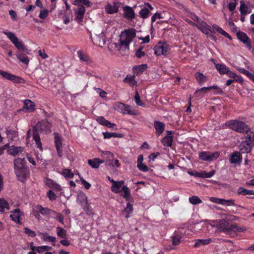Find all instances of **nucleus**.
<instances>
[{
    "label": "nucleus",
    "instance_id": "27",
    "mask_svg": "<svg viewBox=\"0 0 254 254\" xmlns=\"http://www.w3.org/2000/svg\"><path fill=\"white\" fill-rule=\"evenodd\" d=\"M147 68L146 64H142L138 66H135L133 67L132 70L134 74L136 75H140L143 71H145Z\"/></svg>",
    "mask_w": 254,
    "mask_h": 254
},
{
    "label": "nucleus",
    "instance_id": "10",
    "mask_svg": "<svg viewBox=\"0 0 254 254\" xmlns=\"http://www.w3.org/2000/svg\"><path fill=\"white\" fill-rule=\"evenodd\" d=\"M219 155L218 152L202 151L199 153V158L202 161L210 162L217 159Z\"/></svg>",
    "mask_w": 254,
    "mask_h": 254
},
{
    "label": "nucleus",
    "instance_id": "5",
    "mask_svg": "<svg viewBox=\"0 0 254 254\" xmlns=\"http://www.w3.org/2000/svg\"><path fill=\"white\" fill-rule=\"evenodd\" d=\"M225 126L239 133H245L249 129V126L245 123L238 120L227 121L225 123Z\"/></svg>",
    "mask_w": 254,
    "mask_h": 254
},
{
    "label": "nucleus",
    "instance_id": "23",
    "mask_svg": "<svg viewBox=\"0 0 254 254\" xmlns=\"http://www.w3.org/2000/svg\"><path fill=\"white\" fill-rule=\"evenodd\" d=\"M23 150V148L21 146H15L12 145L7 149V152L8 154H10L13 156L22 153Z\"/></svg>",
    "mask_w": 254,
    "mask_h": 254
},
{
    "label": "nucleus",
    "instance_id": "63",
    "mask_svg": "<svg viewBox=\"0 0 254 254\" xmlns=\"http://www.w3.org/2000/svg\"><path fill=\"white\" fill-rule=\"evenodd\" d=\"M47 196L50 200L53 201L56 199V194L52 190H49L48 191Z\"/></svg>",
    "mask_w": 254,
    "mask_h": 254
},
{
    "label": "nucleus",
    "instance_id": "37",
    "mask_svg": "<svg viewBox=\"0 0 254 254\" xmlns=\"http://www.w3.org/2000/svg\"><path fill=\"white\" fill-rule=\"evenodd\" d=\"M48 181L49 182L48 185L50 188L58 191L62 190V187L60 185L55 183L52 180L49 179Z\"/></svg>",
    "mask_w": 254,
    "mask_h": 254
},
{
    "label": "nucleus",
    "instance_id": "1",
    "mask_svg": "<svg viewBox=\"0 0 254 254\" xmlns=\"http://www.w3.org/2000/svg\"><path fill=\"white\" fill-rule=\"evenodd\" d=\"M52 123L46 119L39 120L36 126L33 127V139L35 141L37 147L41 151H43V147L38 131L41 133L47 134L52 132Z\"/></svg>",
    "mask_w": 254,
    "mask_h": 254
},
{
    "label": "nucleus",
    "instance_id": "13",
    "mask_svg": "<svg viewBox=\"0 0 254 254\" xmlns=\"http://www.w3.org/2000/svg\"><path fill=\"white\" fill-rule=\"evenodd\" d=\"M55 135V145L57 151L58 156L60 157L62 156V136L57 132L54 133Z\"/></svg>",
    "mask_w": 254,
    "mask_h": 254
},
{
    "label": "nucleus",
    "instance_id": "16",
    "mask_svg": "<svg viewBox=\"0 0 254 254\" xmlns=\"http://www.w3.org/2000/svg\"><path fill=\"white\" fill-rule=\"evenodd\" d=\"M252 146L253 145L252 142H250L248 140L243 141L239 146V152L242 154L249 153L251 152Z\"/></svg>",
    "mask_w": 254,
    "mask_h": 254
},
{
    "label": "nucleus",
    "instance_id": "46",
    "mask_svg": "<svg viewBox=\"0 0 254 254\" xmlns=\"http://www.w3.org/2000/svg\"><path fill=\"white\" fill-rule=\"evenodd\" d=\"M244 133L246 134V138L248 140V141L251 142L254 140V133L251 130V129L249 127L248 130L245 131Z\"/></svg>",
    "mask_w": 254,
    "mask_h": 254
},
{
    "label": "nucleus",
    "instance_id": "48",
    "mask_svg": "<svg viewBox=\"0 0 254 254\" xmlns=\"http://www.w3.org/2000/svg\"><path fill=\"white\" fill-rule=\"evenodd\" d=\"M190 202L193 205H197L202 203V200L197 196H192L189 198Z\"/></svg>",
    "mask_w": 254,
    "mask_h": 254
},
{
    "label": "nucleus",
    "instance_id": "34",
    "mask_svg": "<svg viewBox=\"0 0 254 254\" xmlns=\"http://www.w3.org/2000/svg\"><path fill=\"white\" fill-rule=\"evenodd\" d=\"M212 242V240L210 238L207 239H198L196 241L194 247H198L200 246L208 245Z\"/></svg>",
    "mask_w": 254,
    "mask_h": 254
},
{
    "label": "nucleus",
    "instance_id": "29",
    "mask_svg": "<svg viewBox=\"0 0 254 254\" xmlns=\"http://www.w3.org/2000/svg\"><path fill=\"white\" fill-rule=\"evenodd\" d=\"M215 66L221 74L227 73L229 70V67L224 64H215Z\"/></svg>",
    "mask_w": 254,
    "mask_h": 254
},
{
    "label": "nucleus",
    "instance_id": "57",
    "mask_svg": "<svg viewBox=\"0 0 254 254\" xmlns=\"http://www.w3.org/2000/svg\"><path fill=\"white\" fill-rule=\"evenodd\" d=\"M163 17L162 16L161 13L156 12L151 17V23H154L157 19H163Z\"/></svg>",
    "mask_w": 254,
    "mask_h": 254
},
{
    "label": "nucleus",
    "instance_id": "8",
    "mask_svg": "<svg viewBox=\"0 0 254 254\" xmlns=\"http://www.w3.org/2000/svg\"><path fill=\"white\" fill-rule=\"evenodd\" d=\"M116 110L123 114H128L130 115H136V112L134 110H131L130 106L122 103L121 102H117L114 106Z\"/></svg>",
    "mask_w": 254,
    "mask_h": 254
},
{
    "label": "nucleus",
    "instance_id": "47",
    "mask_svg": "<svg viewBox=\"0 0 254 254\" xmlns=\"http://www.w3.org/2000/svg\"><path fill=\"white\" fill-rule=\"evenodd\" d=\"M62 174L67 178H73L74 177L73 173L71 172V170L69 169H64L62 173Z\"/></svg>",
    "mask_w": 254,
    "mask_h": 254
},
{
    "label": "nucleus",
    "instance_id": "25",
    "mask_svg": "<svg viewBox=\"0 0 254 254\" xmlns=\"http://www.w3.org/2000/svg\"><path fill=\"white\" fill-rule=\"evenodd\" d=\"M77 55L80 60L87 64H90L92 63V61L90 57L82 51L80 50L78 51Z\"/></svg>",
    "mask_w": 254,
    "mask_h": 254
},
{
    "label": "nucleus",
    "instance_id": "64",
    "mask_svg": "<svg viewBox=\"0 0 254 254\" xmlns=\"http://www.w3.org/2000/svg\"><path fill=\"white\" fill-rule=\"evenodd\" d=\"M237 5V3L236 2H230L228 5V8L230 11H233Z\"/></svg>",
    "mask_w": 254,
    "mask_h": 254
},
{
    "label": "nucleus",
    "instance_id": "18",
    "mask_svg": "<svg viewBox=\"0 0 254 254\" xmlns=\"http://www.w3.org/2000/svg\"><path fill=\"white\" fill-rule=\"evenodd\" d=\"M124 11V17L128 20H132L135 18V12L133 8L128 5L123 7Z\"/></svg>",
    "mask_w": 254,
    "mask_h": 254
},
{
    "label": "nucleus",
    "instance_id": "38",
    "mask_svg": "<svg viewBox=\"0 0 254 254\" xmlns=\"http://www.w3.org/2000/svg\"><path fill=\"white\" fill-rule=\"evenodd\" d=\"M78 201L80 202L81 205H83L85 203H87V197L85 193L82 192L78 194L77 197Z\"/></svg>",
    "mask_w": 254,
    "mask_h": 254
},
{
    "label": "nucleus",
    "instance_id": "6",
    "mask_svg": "<svg viewBox=\"0 0 254 254\" xmlns=\"http://www.w3.org/2000/svg\"><path fill=\"white\" fill-rule=\"evenodd\" d=\"M3 33L5 34L10 41L14 45L17 49V51H23L28 53V50L25 47L23 42L19 40L14 33L6 30L3 31Z\"/></svg>",
    "mask_w": 254,
    "mask_h": 254
},
{
    "label": "nucleus",
    "instance_id": "56",
    "mask_svg": "<svg viewBox=\"0 0 254 254\" xmlns=\"http://www.w3.org/2000/svg\"><path fill=\"white\" fill-rule=\"evenodd\" d=\"M137 167L140 171L144 172H147L149 170L148 167L143 163L137 164Z\"/></svg>",
    "mask_w": 254,
    "mask_h": 254
},
{
    "label": "nucleus",
    "instance_id": "58",
    "mask_svg": "<svg viewBox=\"0 0 254 254\" xmlns=\"http://www.w3.org/2000/svg\"><path fill=\"white\" fill-rule=\"evenodd\" d=\"M235 200L233 199H223V205L226 206H235V204L234 203Z\"/></svg>",
    "mask_w": 254,
    "mask_h": 254
},
{
    "label": "nucleus",
    "instance_id": "26",
    "mask_svg": "<svg viewBox=\"0 0 254 254\" xmlns=\"http://www.w3.org/2000/svg\"><path fill=\"white\" fill-rule=\"evenodd\" d=\"M195 78L200 86H202L205 82L207 81V77L203 75L202 73L197 72L194 75Z\"/></svg>",
    "mask_w": 254,
    "mask_h": 254
},
{
    "label": "nucleus",
    "instance_id": "4",
    "mask_svg": "<svg viewBox=\"0 0 254 254\" xmlns=\"http://www.w3.org/2000/svg\"><path fill=\"white\" fill-rule=\"evenodd\" d=\"M111 183L112 184L111 190L113 192L119 193L123 191V197L126 198L127 201H129L131 198L130 190L127 186L124 185V181H116L114 180H111Z\"/></svg>",
    "mask_w": 254,
    "mask_h": 254
},
{
    "label": "nucleus",
    "instance_id": "39",
    "mask_svg": "<svg viewBox=\"0 0 254 254\" xmlns=\"http://www.w3.org/2000/svg\"><path fill=\"white\" fill-rule=\"evenodd\" d=\"M144 6L142 7L139 12L140 16L143 19L148 18L150 14V12Z\"/></svg>",
    "mask_w": 254,
    "mask_h": 254
},
{
    "label": "nucleus",
    "instance_id": "50",
    "mask_svg": "<svg viewBox=\"0 0 254 254\" xmlns=\"http://www.w3.org/2000/svg\"><path fill=\"white\" fill-rule=\"evenodd\" d=\"M248 11V6L243 1H241V5L240 7V11L242 15H245L247 13Z\"/></svg>",
    "mask_w": 254,
    "mask_h": 254
},
{
    "label": "nucleus",
    "instance_id": "51",
    "mask_svg": "<svg viewBox=\"0 0 254 254\" xmlns=\"http://www.w3.org/2000/svg\"><path fill=\"white\" fill-rule=\"evenodd\" d=\"M93 89L95 91H96V92L102 98L106 97L107 93L104 90L100 88H97L96 87H94Z\"/></svg>",
    "mask_w": 254,
    "mask_h": 254
},
{
    "label": "nucleus",
    "instance_id": "28",
    "mask_svg": "<svg viewBox=\"0 0 254 254\" xmlns=\"http://www.w3.org/2000/svg\"><path fill=\"white\" fill-rule=\"evenodd\" d=\"M104 160H101L99 158H94L93 159H89L88 160V164L91 166L93 168H98L100 164L103 163Z\"/></svg>",
    "mask_w": 254,
    "mask_h": 254
},
{
    "label": "nucleus",
    "instance_id": "36",
    "mask_svg": "<svg viewBox=\"0 0 254 254\" xmlns=\"http://www.w3.org/2000/svg\"><path fill=\"white\" fill-rule=\"evenodd\" d=\"M104 138L105 139H109L112 137L120 138L123 136L122 134L116 132H103Z\"/></svg>",
    "mask_w": 254,
    "mask_h": 254
},
{
    "label": "nucleus",
    "instance_id": "22",
    "mask_svg": "<svg viewBox=\"0 0 254 254\" xmlns=\"http://www.w3.org/2000/svg\"><path fill=\"white\" fill-rule=\"evenodd\" d=\"M36 208L39 210V212L41 214L44 216H49L53 213H56V212L48 208V207H44L41 205H38Z\"/></svg>",
    "mask_w": 254,
    "mask_h": 254
},
{
    "label": "nucleus",
    "instance_id": "35",
    "mask_svg": "<svg viewBox=\"0 0 254 254\" xmlns=\"http://www.w3.org/2000/svg\"><path fill=\"white\" fill-rule=\"evenodd\" d=\"M238 193L243 195H254V190H249L244 187H240L238 190Z\"/></svg>",
    "mask_w": 254,
    "mask_h": 254
},
{
    "label": "nucleus",
    "instance_id": "19",
    "mask_svg": "<svg viewBox=\"0 0 254 254\" xmlns=\"http://www.w3.org/2000/svg\"><path fill=\"white\" fill-rule=\"evenodd\" d=\"M85 12V7L83 5L78 6V7L75 9V19L78 23L82 22Z\"/></svg>",
    "mask_w": 254,
    "mask_h": 254
},
{
    "label": "nucleus",
    "instance_id": "40",
    "mask_svg": "<svg viewBox=\"0 0 254 254\" xmlns=\"http://www.w3.org/2000/svg\"><path fill=\"white\" fill-rule=\"evenodd\" d=\"M43 235V239L45 241L50 242L52 243V245L53 246H56L55 242L56 241V238L54 236H48L47 234H42Z\"/></svg>",
    "mask_w": 254,
    "mask_h": 254
},
{
    "label": "nucleus",
    "instance_id": "12",
    "mask_svg": "<svg viewBox=\"0 0 254 254\" xmlns=\"http://www.w3.org/2000/svg\"><path fill=\"white\" fill-rule=\"evenodd\" d=\"M237 36L238 39L242 41L249 50H251L252 46L251 39L245 33L239 31L237 33Z\"/></svg>",
    "mask_w": 254,
    "mask_h": 254
},
{
    "label": "nucleus",
    "instance_id": "61",
    "mask_svg": "<svg viewBox=\"0 0 254 254\" xmlns=\"http://www.w3.org/2000/svg\"><path fill=\"white\" fill-rule=\"evenodd\" d=\"M181 242V238L178 236H175L172 238V243L174 246L179 245Z\"/></svg>",
    "mask_w": 254,
    "mask_h": 254
},
{
    "label": "nucleus",
    "instance_id": "32",
    "mask_svg": "<svg viewBox=\"0 0 254 254\" xmlns=\"http://www.w3.org/2000/svg\"><path fill=\"white\" fill-rule=\"evenodd\" d=\"M6 133L7 137L11 140H14L15 138L17 137L18 133L16 131L9 127L6 128Z\"/></svg>",
    "mask_w": 254,
    "mask_h": 254
},
{
    "label": "nucleus",
    "instance_id": "59",
    "mask_svg": "<svg viewBox=\"0 0 254 254\" xmlns=\"http://www.w3.org/2000/svg\"><path fill=\"white\" fill-rule=\"evenodd\" d=\"M210 200L211 202H213L215 203L222 204L223 205V198H218L215 197H211L210 198Z\"/></svg>",
    "mask_w": 254,
    "mask_h": 254
},
{
    "label": "nucleus",
    "instance_id": "15",
    "mask_svg": "<svg viewBox=\"0 0 254 254\" xmlns=\"http://www.w3.org/2000/svg\"><path fill=\"white\" fill-rule=\"evenodd\" d=\"M242 153L239 151H235L230 156L229 161L231 164H240L242 162Z\"/></svg>",
    "mask_w": 254,
    "mask_h": 254
},
{
    "label": "nucleus",
    "instance_id": "44",
    "mask_svg": "<svg viewBox=\"0 0 254 254\" xmlns=\"http://www.w3.org/2000/svg\"><path fill=\"white\" fill-rule=\"evenodd\" d=\"M9 209L8 202L3 198H0V211L3 212L4 209Z\"/></svg>",
    "mask_w": 254,
    "mask_h": 254
},
{
    "label": "nucleus",
    "instance_id": "2",
    "mask_svg": "<svg viewBox=\"0 0 254 254\" xmlns=\"http://www.w3.org/2000/svg\"><path fill=\"white\" fill-rule=\"evenodd\" d=\"M14 173L18 181L23 182L29 176V171L26 167L25 158H17L13 161Z\"/></svg>",
    "mask_w": 254,
    "mask_h": 254
},
{
    "label": "nucleus",
    "instance_id": "33",
    "mask_svg": "<svg viewBox=\"0 0 254 254\" xmlns=\"http://www.w3.org/2000/svg\"><path fill=\"white\" fill-rule=\"evenodd\" d=\"M161 142L165 146L171 147L173 142V136L171 135H166L162 139Z\"/></svg>",
    "mask_w": 254,
    "mask_h": 254
},
{
    "label": "nucleus",
    "instance_id": "9",
    "mask_svg": "<svg viewBox=\"0 0 254 254\" xmlns=\"http://www.w3.org/2000/svg\"><path fill=\"white\" fill-rule=\"evenodd\" d=\"M170 46L166 42H159L154 48L156 56L167 55L170 50Z\"/></svg>",
    "mask_w": 254,
    "mask_h": 254
},
{
    "label": "nucleus",
    "instance_id": "11",
    "mask_svg": "<svg viewBox=\"0 0 254 254\" xmlns=\"http://www.w3.org/2000/svg\"><path fill=\"white\" fill-rule=\"evenodd\" d=\"M0 75L2 76L4 78L9 80L11 81H12L14 83H23L24 79H23L20 77L14 75L13 74H11L9 73H8L6 71H4L0 70Z\"/></svg>",
    "mask_w": 254,
    "mask_h": 254
},
{
    "label": "nucleus",
    "instance_id": "41",
    "mask_svg": "<svg viewBox=\"0 0 254 254\" xmlns=\"http://www.w3.org/2000/svg\"><path fill=\"white\" fill-rule=\"evenodd\" d=\"M133 211V207L132 205L129 203L127 202V204L126 208H125L123 210L122 213H127V214L125 216L126 218H128L129 217V214L131 213Z\"/></svg>",
    "mask_w": 254,
    "mask_h": 254
},
{
    "label": "nucleus",
    "instance_id": "7",
    "mask_svg": "<svg viewBox=\"0 0 254 254\" xmlns=\"http://www.w3.org/2000/svg\"><path fill=\"white\" fill-rule=\"evenodd\" d=\"M243 227H239L236 224H225L222 228V231L231 237H235L238 236L239 232L245 231Z\"/></svg>",
    "mask_w": 254,
    "mask_h": 254
},
{
    "label": "nucleus",
    "instance_id": "43",
    "mask_svg": "<svg viewBox=\"0 0 254 254\" xmlns=\"http://www.w3.org/2000/svg\"><path fill=\"white\" fill-rule=\"evenodd\" d=\"M215 173V171L213 170L209 172H206L205 171H202L200 172L199 178H210L212 177Z\"/></svg>",
    "mask_w": 254,
    "mask_h": 254
},
{
    "label": "nucleus",
    "instance_id": "3",
    "mask_svg": "<svg viewBox=\"0 0 254 254\" xmlns=\"http://www.w3.org/2000/svg\"><path fill=\"white\" fill-rule=\"evenodd\" d=\"M136 30L132 28L125 29L122 31L120 40V46L128 49L130 43L136 37Z\"/></svg>",
    "mask_w": 254,
    "mask_h": 254
},
{
    "label": "nucleus",
    "instance_id": "55",
    "mask_svg": "<svg viewBox=\"0 0 254 254\" xmlns=\"http://www.w3.org/2000/svg\"><path fill=\"white\" fill-rule=\"evenodd\" d=\"M49 11L47 9H44L40 11V12L39 15V17L41 19H45L48 15Z\"/></svg>",
    "mask_w": 254,
    "mask_h": 254
},
{
    "label": "nucleus",
    "instance_id": "14",
    "mask_svg": "<svg viewBox=\"0 0 254 254\" xmlns=\"http://www.w3.org/2000/svg\"><path fill=\"white\" fill-rule=\"evenodd\" d=\"M11 213L10 217L11 220L16 223L21 225V219H22L21 216L24 215L23 213L19 208L14 209L11 211Z\"/></svg>",
    "mask_w": 254,
    "mask_h": 254
},
{
    "label": "nucleus",
    "instance_id": "53",
    "mask_svg": "<svg viewBox=\"0 0 254 254\" xmlns=\"http://www.w3.org/2000/svg\"><path fill=\"white\" fill-rule=\"evenodd\" d=\"M97 122L100 125L106 126L108 122V120H106L104 117L100 116L97 117L96 119Z\"/></svg>",
    "mask_w": 254,
    "mask_h": 254
},
{
    "label": "nucleus",
    "instance_id": "30",
    "mask_svg": "<svg viewBox=\"0 0 254 254\" xmlns=\"http://www.w3.org/2000/svg\"><path fill=\"white\" fill-rule=\"evenodd\" d=\"M123 81L125 83H128L129 85L133 87L135 85H136V81L135 80V76L131 75H127V76L125 78Z\"/></svg>",
    "mask_w": 254,
    "mask_h": 254
},
{
    "label": "nucleus",
    "instance_id": "54",
    "mask_svg": "<svg viewBox=\"0 0 254 254\" xmlns=\"http://www.w3.org/2000/svg\"><path fill=\"white\" fill-rule=\"evenodd\" d=\"M24 232L25 234H26L29 237H34L36 236V233L28 228H25L24 229Z\"/></svg>",
    "mask_w": 254,
    "mask_h": 254
},
{
    "label": "nucleus",
    "instance_id": "42",
    "mask_svg": "<svg viewBox=\"0 0 254 254\" xmlns=\"http://www.w3.org/2000/svg\"><path fill=\"white\" fill-rule=\"evenodd\" d=\"M73 4L78 6L79 5H85L89 7L91 5V3L89 0H75Z\"/></svg>",
    "mask_w": 254,
    "mask_h": 254
},
{
    "label": "nucleus",
    "instance_id": "62",
    "mask_svg": "<svg viewBox=\"0 0 254 254\" xmlns=\"http://www.w3.org/2000/svg\"><path fill=\"white\" fill-rule=\"evenodd\" d=\"M143 49V47H140L136 52V56L138 58H141L145 55V53L142 50Z\"/></svg>",
    "mask_w": 254,
    "mask_h": 254
},
{
    "label": "nucleus",
    "instance_id": "49",
    "mask_svg": "<svg viewBox=\"0 0 254 254\" xmlns=\"http://www.w3.org/2000/svg\"><path fill=\"white\" fill-rule=\"evenodd\" d=\"M57 233L58 237L65 238L66 237V231L61 227L57 228Z\"/></svg>",
    "mask_w": 254,
    "mask_h": 254
},
{
    "label": "nucleus",
    "instance_id": "31",
    "mask_svg": "<svg viewBox=\"0 0 254 254\" xmlns=\"http://www.w3.org/2000/svg\"><path fill=\"white\" fill-rule=\"evenodd\" d=\"M212 28L214 31H216L219 33L222 34L223 36H225V37L229 39L230 40L232 39L231 36L225 31H224L222 28L219 27L217 25H213L212 26Z\"/></svg>",
    "mask_w": 254,
    "mask_h": 254
},
{
    "label": "nucleus",
    "instance_id": "52",
    "mask_svg": "<svg viewBox=\"0 0 254 254\" xmlns=\"http://www.w3.org/2000/svg\"><path fill=\"white\" fill-rule=\"evenodd\" d=\"M134 100L136 104L140 106L144 107L145 104L143 103L140 99V96L137 92H136V94L134 96Z\"/></svg>",
    "mask_w": 254,
    "mask_h": 254
},
{
    "label": "nucleus",
    "instance_id": "60",
    "mask_svg": "<svg viewBox=\"0 0 254 254\" xmlns=\"http://www.w3.org/2000/svg\"><path fill=\"white\" fill-rule=\"evenodd\" d=\"M239 70L241 73L248 76L250 79H251L253 73L249 72L248 70L240 68L239 69Z\"/></svg>",
    "mask_w": 254,
    "mask_h": 254
},
{
    "label": "nucleus",
    "instance_id": "20",
    "mask_svg": "<svg viewBox=\"0 0 254 254\" xmlns=\"http://www.w3.org/2000/svg\"><path fill=\"white\" fill-rule=\"evenodd\" d=\"M35 104L29 99H26L24 101L23 107L22 110L25 112H32L35 110Z\"/></svg>",
    "mask_w": 254,
    "mask_h": 254
},
{
    "label": "nucleus",
    "instance_id": "24",
    "mask_svg": "<svg viewBox=\"0 0 254 254\" xmlns=\"http://www.w3.org/2000/svg\"><path fill=\"white\" fill-rule=\"evenodd\" d=\"M26 53L23 51H17L16 57L17 59L22 63L27 65L29 64V60L27 56Z\"/></svg>",
    "mask_w": 254,
    "mask_h": 254
},
{
    "label": "nucleus",
    "instance_id": "17",
    "mask_svg": "<svg viewBox=\"0 0 254 254\" xmlns=\"http://www.w3.org/2000/svg\"><path fill=\"white\" fill-rule=\"evenodd\" d=\"M120 3L114 1L113 4L108 3L105 7V11L108 13L113 14L117 13L119 11Z\"/></svg>",
    "mask_w": 254,
    "mask_h": 254
},
{
    "label": "nucleus",
    "instance_id": "45",
    "mask_svg": "<svg viewBox=\"0 0 254 254\" xmlns=\"http://www.w3.org/2000/svg\"><path fill=\"white\" fill-rule=\"evenodd\" d=\"M211 90V86L203 87L200 89H198L195 91V94H198L200 96H203L204 93L208 91Z\"/></svg>",
    "mask_w": 254,
    "mask_h": 254
},
{
    "label": "nucleus",
    "instance_id": "21",
    "mask_svg": "<svg viewBox=\"0 0 254 254\" xmlns=\"http://www.w3.org/2000/svg\"><path fill=\"white\" fill-rule=\"evenodd\" d=\"M154 127L155 129V133L157 136H160L165 130V125L163 123L155 121L154 122Z\"/></svg>",
    "mask_w": 254,
    "mask_h": 254
}]
</instances>
